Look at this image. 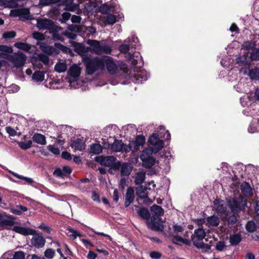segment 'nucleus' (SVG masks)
Returning <instances> with one entry per match:
<instances>
[{
    "mask_svg": "<svg viewBox=\"0 0 259 259\" xmlns=\"http://www.w3.org/2000/svg\"><path fill=\"white\" fill-rule=\"evenodd\" d=\"M228 207L231 209L233 214L227 218V222L229 225H234L237 221L235 214L239 212L243 207V196L240 195L239 198L234 197H229L226 199Z\"/></svg>",
    "mask_w": 259,
    "mask_h": 259,
    "instance_id": "1",
    "label": "nucleus"
},
{
    "mask_svg": "<svg viewBox=\"0 0 259 259\" xmlns=\"http://www.w3.org/2000/svg\"><path fill=\"white\" fill-rule=\"evenodd\" d=\"M82 61L85 67V72L88 75H92L99 69H104L103 62L98 57L92 58L88 56H84L82 57Z\"/></svg>",
    "mask_w": 259,
    "mask_h": 259,
    "instance_id": "2",
    "label": "nucleus"
},
{
    "mask_svg": "<svg viewBox=\"0 0 259 259\" xmlns=\"http://www.w3.org/2000/svg\"><path fill=\"white\" fill-rule=\"evenodd\" d=\"M164 222L161 217L152 215L150 220L146 221V224L147 228L152 231L163 232L164 228Z\"/></svg>",
    "mask_w": 259,
    "mask_h": 259,
    "instance_id": "3",
    "label": "nucleus"
},
{
    "mask_svg": "<svg viewBox=\"0 0 259 259\" xmlns=\"http://www.w3.org/2000/svg\"><path fill=\"white\" fill-rule=\"evenodd\" d=\"M148 143L152 145L151 153L156 154L160 151L164 147V143L162 140L160 139L157 133L152 134L148 138Z\"/></svg>",
    "mask_w": 259,
    "mask_h": 259,
    "instance_id": "4",
    "label": "nucleus"
},
{
    "mask_svg": "<svg viewBox=\"0 0 259 259\" xmlns=\"http://www.w3.org/2000/svg\"><path fill=\"white\" fill-rule=\"evenodd\" d=\"M236 64H238V66H235L232 69V71L234 73L239 75V80L237 84L234 85V88L238 93H241L243 89V84L241 82L242 71L243 70V57L239 56L236 59Z\"/></svg>",
    "mask_w": 259,
    "mask_h": 259,
    "instance_id": "5",
    "label": "nucleus"
},
{
    "mask_svg": "<svg viewBox=\"0 0 259 259\" xmlns=\"http://www.w3.org/2000/svg\"><path fill=\"white\" fill-rule=\"evenodd\" d=\"M88 45L93 48L94 52L98 55L102 53L110 54L112 49L108 45H101L100 41L97 40L89 39L87 41Z\"/></svg>",
    "mask_w": 259,
    "mask_h": 259,
    "instance_id": "6",
    "label": "nucleus"
},
{
    "mask_svg": "<svg viewBox=\"0 0 259 259\" xmlns=\"http://www.w3.org/2000/svg\"><path fill=\"white\" fill-rule=\"evenodd\" d=\"M26 61V56L23 53L18 51L11 55L10 62L13 63L14 67L19 68L22 67Z\"/></svg>",
    "mask_w": 259,
    "mask_h": 259,
    "instance_id": "7",
    "label": "nucleus"
},
{
    "mask_svg": "<svg viewBox=\"0 0 259 259\" xmlns=\"http://www.w3.org/2000/svg\"><path fill=\"white\" fill-rule=\"evenodd\" d=\"M36 21V27L39 30H48L50 32L52 29L55 30L57 28H54L57 24L50 19L38 18Z\"/></svg>",
    "mask_w": 259,
    "mask_h": 259,
    "instance_id": "8",
    "label": "nucleus"
},
{
    "mask_svg": "<svg viewBox=\"0 0 259 259\" xmlns=\"http://www.w3.org/2000/svg\"><path fill=\"white\" fill-rule=\"evenodd\" d=\"M111 150L114 152H127L130 151L129 144H124L121 140L115 139L113 143L109 145Z\"/></svg>",
    "mask_w": 259,
    "mask_h": 259,
    "instance_id": "9",
    "label": "nucleus"
},
{
    "mask_svg": "<svg viewBox=\"0 0 259 259\" xmlns=\"http://www.w3.org/2000/svg\"><path fill=\"white\" fill-rule=\"evenodd\" d=\"M95 160L102 165L106 167L112 166L118 163L117 158L113 156H97Z\"/></svg>",
    "mask_w": 259,
    "mask_h": 259,
    "instance_id": "10",
    "label": "nucleus"
},
{
    "mask_svg": "<svg viewBox=\"0 0 259 259\" xmlns=\"http://www.w3.org/2000/svg\"><path fill=\"white\" fill-rule=\"evenodd\" d=\"M36 45L39 46L41 51L45 54L48 55L56 56L60 53L58 49L53 46H50L44 42L37 41Z\"/></svg>",
    "mask_w": 259,
    "mask_h": 259,
    "instance_id": "11",
    "label": "nucleus"
},
{
    "mask_svg": "<svg viewBox=\"0 0 259 259\" xmlns=\"http://www.w3.org/2000/svg\"><path fill=\"white\" fill-rule=\"evenodd\" d=\"M145 144V138L143 135L137 136L135 141H132L129 143L130 151L133 152H137L140 149V147Z\"/></svg>",
    "mask_w": 259,
    "mask_h": 259,
    "instance_id": "12",
    "label": "nucleus"
},
{
    "mask_svg": "<svg viewBox=\"0 0 259 259\" xmlns=\"http://www.w3.org/2000/svg\"><path fill=\"white\" fill-rule=\"evenodd\" d=\"M101 60L103 61L104 64V69L105 66H106V68L109 72L110 73H114L117 69V65L114 63L113 59L108 56H104L101 58Z\"/></svg>",
    "mask_w": 259,
    "mask_h": 259,
    "instance_id": "13",
    "label": "nucleus"
},
{
    "mask_svg": "<svg viewBox=\"0 0 259 259\" xmlns=\"http://www.w3.org/2000/svg\"><path fill=\"white\" fill-rule=\"evenodd\" d=\"M72 169L69 166H64L62 169L59 167L56 168L53 174L54 176L59 178H64V177H68L70 174L72 172Z\"/></svg>",
    "mask_w": 259,
    "mask_h": 259,
    "instance_id": "14",
    "label": "nucleus"
},
{
    "mask_svg": "<svg viewBox=\"0 0 259 259\" xmlns=\"http://www.w3.org/2000/svg\"><path fill=\"white\" fill-rule=\"evenodd\" d=\"M32 235L33 236L31 239V244L37 248L43 247L46 243L45 239L39 235L36 232L35 234Z\"/></svg>",
    "mask_w": 259,
    "mask_h": 259,
    "instance_id": "15",
    "label": "nucleus"
},
{
    "mask_svg": "<svg viewBox=\"0 0 259 259\" xmlns=\"http://www.w3.org/2000/svg\"><path fill=\"white\" fill-rule=\"evenodd\" d=\"M73 46L74 51L82 56V58L84 56H88V52L90 50L89 47H86L83 44L76 42H73Z\"/></svg>",
    "mask_w": 259,
    "mask_h": 259,
    "instance_id": "16",
    "label": "nucleus"
},
{
    "mask_svg": "<svg viewBox=\"0 0 259 259\" xmlns=\"http://www.w3.org/2000/svg\"><path fill=\"white\" fill-rule=\"evenodd\" d=\"M119 169H120V176L121 177H128L133 169V166L130 162H123L120 161Z\"/></svg>",
    "mask_w": 259,
    "mask_h": 259,
    "instance_id": "17",
    "label": "nucleus"
},
{
    "mask_svg": "<svg viewBox=\"0 0 259 259\" xmlns=\"http://www.w3.org/2000/svg\"><path fill=\"white\" fill-rule=\"evenodd\" d=\"M135 199L134 189L133 187H128L126 190L124 199V206L127 207L133 202Z\"/></svg>",
    "mask_w": 259,
    "mask_h": 259,
    "instance_id": "18",
    "label": "nucleus"
},
{
    "mask_svg": "<svg viewBox=\"0 0 259 259\" xmlns=\"http://www.w3.org/2000/svg\"><path fill=\"white\" fill-rule=\"evenodd\" d=\"M253 194V189L248 182L244 181V208L247 207V201L245 197H252Z\"/></svg>",
    "mask_w": 259,
    "mask_h": 259,
    "instance_id": "19",
    "label": "nucleus"
},
{
    "mask_svg": "<svg viewBox=\"0 0 259 259\" xmlns=\"http://www.w3.org/2000/svg\"><path fill=\"white\" fill-rule=\"evenodd\" d=\"M12 230L16 232V233H18L20 234L24 235V236H27L31 234H33L36 233V231L35 230H33L32 229L27 228V227H21L18 226H14Z\"/></svg>",
    "mask_w": 259,
    "mask_h": 259,
    "instance_id": "20",
    "label": "nucleus"
},
{
    "mask_svg": "<svg viewBox=\"0 0 259 259\" xmlns=\"http://www.w3.org/2000/svg\"><path fill=\"white\" fill-rule=\"evenodd\" d=\"M31 61L33 63H36L40 61L42 62L45 65H48L49 64L50 58L46 55L42 53H39L36 56H32L30 58Z\"/></svg>",
    "mask_w": 259,
    "mask_h": 259,
    "instance_id": "21",
    "label": "nucleus"
},
{
    "mask_svg": "<svg viewBox=\"0 0 259 259\" xmlns=\"http://www.w3.org/2000/svg\"><path fill=\"white\" fill-rule=\"evenodd\" d=\"M8 218H10V220L5 219L2 215V218L0 220V226L1 227L5 228L7 230L11 229V227L15 224L14 220L15 218L12 215L7 216Z\"/></svg>",
    "mask_w": 259,
    "mask_h": 259,
    "instance_id": "22",
    "label": "nucleus"
},
{
    "mask_svg": "<svg viewBox=\"0 0 259 259\" xmlns=\"http://www.w3.org/2000/svg\"><path fill=\"white\" fill-rule=\"evenodd\" d=\"M19 20L22 21L26 20H32L34 19L33 16L30 15L29 8H21L19 12Z\"/></svg>",
    "mask_w": 259,
    "mask_h": 259,
    "instance_id": "23",
    "label": "nucleus"
},
{
    "mask_svg": "<svg viewBox=\"0 0 259 259\" xmlns=\"http://www.w3.org/2000/svg\"><path fill=\"white\" fill-rule=\"evenodd\" d=\"M70 147L75 150L81 151L85 148V143L80 138H76L72 140L70 145Z\"/></svg>",
    "mask_w": 259,
    "mask_h": 259,
    "instance_id": "24",
    "label": "nucleus"
},
{
    "mask_svg": "<svg viewBox=\"0 0 259 259\" xmlns=\"http://www.w3.org/2000/svg\"><path fill=\"white\" fill-rule=\"evenodd\" d=\"M213 204L217 213H223L227 209V205L222 200L215 199L213 202Z\"/></svg>",
    "mask_w": 259,
    "mask_h": 259,
    "instance_id": "25",
    "label": "nucleus"
},
{
    "mask_svg": "<svg viewBox=\"0 0 259 259\" xmlns=\"http://www.w3.org/2000/svg\"><path fill=\"white\" fill-rule=\"evenodd\" d=\"M206 233L203 229L198 228L194 230V234L191 236V240L193 242V240L199 241H202L205 237Z\"/></svg>",
    "mask_w": 259,
    "mask_h": 259,
    "instance_id": "26",
    "label": "nucleus"
},
{
    "mask_svg": "<svg viewBox=\"0 0 259 259\" xmlns=\"http://www.w3.org/2000/svg\"><path fill=\"white\" fill-rule=\"evenodd\" d=\"M149 77L146 71H141L134 75L133 81L136 83H142L143 81L147 80Z\"/></svg>",
    "mask_w": 259,
    "mask_h": 259,
    "instance_id": "27",
    "label": "nucleus"
},
{
    "mask_svg": "<svg viewBox=\"0 0 259 259\" xmlns=\"http://www.w3.org/2000/svg\"><path fill=\"white\" fill-rule=\"evenodd\" d=\"M148 187L142 185H139L136 188V195L142 199L148 198V194L146 193Z\"/></svg>",
    "mask_w": 259,
    "mask_h": 259,
    "instance_id": "28",
    "label": "nucleus"
},
{
    "mask_svg": "<svg viewBox=\"0 0 259 259\" xmlns=\"http://www.w3.org/2000/svg\"><path fill=\"white\" fill-rule=\"evenodd\" d=\"M56 28V29H55V30H52L51 31H50L49 32L51 34V36H52V39L54 41H63L64 39L63 38V37L58 33V32L61 30H62V28L58 25H56L54 28Z\"/></svg>",
    "mask_w": 259,
    "mask_h": 259,
    "instance_id": "29",
    "label": "nucleus"
},
{
    "mask_svg": "<svg viewBox=\"0 0 259 259\" xmlns=\"http://www.w3.org/2000/svg\"><path fill=\"white\" fill-rule=\"evenodd\" d=\"M14 46L29 53H32L33 51L31 50V45L26 42H16L14 44Z\"/></svg>",
    "mask_w": 259,
    "mask_h": 259,
    "instance_id": "30",
    "label": "nucleus"
},
{
    "mask_svg": "<svg viewBox=\"0 0 259 259\" xmlns=\"http://www.w3.org/2000/svg\"><path fill=\"white\" fill-rule=\"evenodd\" d=\"M138 214L142 219L146 220V221H148L151 217L149 210L145 207L140 208L138 211Z\"/></svg>",
    "mask_w": 259,
    "mask_h": 259,
    "instance_id": "31",
    "label": "nucleus"
},
{
    "mask_svg": "<svg viewBox=\"0 0 259 259\" xmlns=\"http://www.w3.org/2000/svg\"><path fill=\"white\" fill-rule=\"evenodd\" d=\"M32 140L35 143L41 145H45L47 143L46 137L39 133H35L32 137Z\"/></svg>",
    "mask_w": 259,
    "mask_h": 259,
    "instance_id": "32",
    "label": "nucleus"
},
{
    "mask_svg": "<svg viewBox=\"0 0 259 259\" xmlns=\"http://www.w3.org/2000/svg\"><path fill=\"white\" fill-rule=\"evenodd\" d=\"M152 215L160 217L164 214V209L160 206L154 204L150 207Z\"/></svg>",
    "mask_w": 259,
    "mask_h": 259,
    "instance_id": "33",
    "label": "nucleus"
},
{
    "mask_svg": "<svg viewBox=\"0 0 259 259\" xmlns=\"http://www.w3.org/2000/svg\"><path fill=\"white\" fill-rule=\"evenodd\" d=\"M68 74L73 77H78L81 73V69L76 64L73 65L69 69Z\"/></svg>",
    "mask_w": 259,
    "mask_h": 259,
    "instance_id": "34",
    "label": "nucleus"
},
{
    "mask_svg": "<svg viewBox=\"0 0 259 259\" xmlns=\"http://www.w3.org/2000/svg\"><path fill=\"white\" fill-rule=\"evenodd\" d=\"M54 47L56 49H58L59 51H61L64 53L69 54L71 56H73L74 55L73 53L69 48L61 44L55 42Z\"/></svg>",
    "mask_w": 259,
    "mask_h": 259,
    "instance_id": "35",
    "label": "nucleus"
},
{
    "mask_svg": "<svg viewBox=\"0 0 259 259\" xmlns=\"http://www.w3.org/2000/svg\"><path fill=\"white\" fill-rule=\"evenodd\" d=\"M143 165L145 168H151L156 163V159L152 156H148L144 160H143Z\"/></svg>",
    "mask_w": 259,
    "mask_h": 259,
    "instance_id": "36",
    "label": "nucleus"
},
{
    "mask_svg": "<svg viewBox=\"0 0 259 259\" xmlns=\"http://www.w3.org/2000/svg\"><path fill=\"white\" fill-rule=\"evenodd\" d=\"M207 224L213 227H217L220 224V220L218 217L213 215L206 218Z\"/></svg>",
    "mask_w": 259,
    "mask_h": 259,
    "instance_id": "37",
    "label": "nucleus"
},
{
    "mask_svg": "<svg viewBox=\"0 0 259 259\" xmlns=\"http://www.w3.org/2000/svg\"><path fill=\"white\" fill-rule=\"evenodd\" d=\"M135 179L134 183L136 185H141L145 179V173L142 171L138 172Z\"/></svg>",
    "mask_w": 259,
    "mask_h": 259,
    "instance_id": "38",
    "label": "nucleus"
},
{
    "mask_svg": "<svg viewBox=\"0 0 259 259\" xmlns=\"http://www.w3.org/2000/svg\"><path fill=\"white\" fill-rule=\"evenodd\" d=\"M241 236L240 234L231 235L230 236V242L232 245H237L241 240Z\"/></svg>",
    "mask_w": 259,
    "mask_h": 259,
    "instance_id": "39",
    "label": "nucleus"
},
{
    "mask_svg": "<svg viewBox=\"0 0 259 259\" xmlns=\"http://www.w3.org/2000/svg\"><path fill=\"white\" fill-rule=\"evenodd\" d=\"M103 148L99 144H93L91 145L90 152L95 154H99L102 152Z\"/></svg>",
    "mask_w": 259,
    "mask_h": 259,
    "instance_id": "40",
    "label": "nucleus"
},
{
    "mask_svg": "<svg viewBox=\"0 0 259 259\" xmlns=\"http://www.w3.org/2000/svg\"><path fill=\"white\" fill-rule=\"evenodd\" d=\"M61 0H39L38 6L43 7L57 4Z\"/></svg>",
    "mask_w": 259,
    "mask_h": 259,
    "instance_id": "41",
    "label": "nucleus"
},
{
    "mask_svg": "<svg viewBox=\"0 0 259 259\" xmlns=\"http://www.w3.org/2000/svg\"><path fill=\"white\" fill-rule=\"evenodd\" d=\"M32 78L36 81H42L45 78V74L42 71H36L32 74Z\"/></svg>",
    "mask_w": 259,
    "mask_h": 259,
    "instance_id": "42",
    "label": "nucleus"
},
{
    "mask_svg": "<svg viewBox=\"0 0 259 259\" xmlns=\"http://www.w3.org/2000/svg\"><path fill=\"white\" fill-rule=\"evenodd\" d=\"M248 75L251 79L257 80L259 79V68L255 67L249 70Z\"/></svg>",
    "mask_w": 259,
    "mask_h": 259,
    "instance_id": "43",
    "label": "nucleus"
},
{
    "mask_svg": "<svg viewBox=\"0 0 259 259\" xmlns=\"http://www.w3.org/2000/svg\"><path fill=\"white\" fill-rule=\"evenodd\" d=\"M193 245L197 248H205L206 250H209L211 249V245L209 244H205L203 242H199L193 240Z\"/></svg>",
    "mask_w": 259,
    "mask_h": 259,
    "instance_id": "44",
    "label": "nucleus"
},
{
    "mask_svg": "<svg viewBox=\"0 0 259 259\" xmlns=\"http://www.w3.org/2000/svg\"><path fill=\"white\" fill-rule=\"evenodd\" d=\"M67 68V65L65 63H58L55 65L54 70L58 73H62L65 72Z\"/></svg>",
    "mask_w": 259,
    "mask_h": 259,
    "instance_id": "45",
    "label": "nucleus"
},
{
    "mask_svg": "<svg viewBox=\"0 0 259 259\" xmlns=\"http://www.w3.org/2000/svg\"><path fill=\"white\" fill-rule=\"evenodd\" d=\"M19 147L22 150H26L32 147V142L31 140L27 142H17Z\"/></svg>",
    "mask_w": 259,
    "mask_h": 259,
    "instance_id": "46",
    "label": "nucleus"
},
{
    "mask_svg": "<svg viewBox=\"0 0 259 259\" xmlns=\"http://www.w3.org/2000/svg\"><path fill=\"white\" fill-rule=\"evenodd\" d=\"M256 224L253 221H250L247 222L245 225V228L248 232H253L256 230Z\"/></svg>",
    "mask_w": 259,
    "mask_h": 259,
    "instance_id": "47",
    "label": "nucleus"
},
{
    "mask_svg": "<svg viewBox=\"0 0 259 259\" xmlns=\"http://www.w3.org/2000/svg\"><path fill=\"white\" fill-rule=\"evenodd\" d=\"M9 172L10 173H11L14 177H15L20 180H24L25 181H26L27 183H28L29 184H30L33 182V180L31 178L25 177L23 176L20 175H19L15 172H13L11 170H9Z\"/></svg>",
    "mask_w": 259,
    "mask_h": 259,
    "instance_id": "48",
    "label": "nucleus"
},
{
    "mask_svg": "<svg viewBox=\"0 0 259 259\" xmlns=\"http://www.w3.org/2000/svg\"><path fill=\"white\" fill-rule=\"evenodd\" d=\"M106 20L109 25H113L117 21L116 16L110 13L107 15Z\"/></svg>",
    "mask_w": 259,
    "mask_h": 259,
    "instance_id": "49",
    "label": "nucleus"
},
{
    "mask_svg": "<svg viewBox=\"0 0 259 259\" xmlns=\"http://www.w3.org/2000/svg\"><path fill=\"white\" fill-rule=\"evenodd\" d=\"M67 28L68 30L74 33L81 32L82 29V28L80 26L74 24L68 25Z\"/></svg>",
    "mask_w": 259,
    "mask_h": 259,
    "instance_id": "50",
    "label": "nucleus"
},
{
    "mask_svg": "<svg viewBox=\"0 0 259 259\" xmlns=\"http://www.w3.org/2000/svg\"><path fill=\"white\" fill-rule=\"evenodd\" d=\"M99 11L103 14L108 15L110 13L111 9L107 5L103 4L99 7Z\"/></svg>",
    "mask_w": 259,
    "mask_h": 259,
    "instance_id": "51",
    "label": "nucleus"
},
{
    "mask_svg": "<svg viewBox=\"0 0 259 259\" xmlns=\"http://www.w3.org/2000/svg\"><path fill=\"white\" fill-rule=\"evenodd\" d=\"M250 58L251 60H259V49L254 48L250 53Z\"/></svg>",
    "mask_w": 259,
    "mask_h": 259,
    "instance_id": "52",
    "label": "nucleus"
},
{
    "mask_svg": "<svg viewBox=\"0 0 259 259\" xmlns=\"http://www.w3.org/2000/svg\"><path fill=\"white\" fill-rule=\"evenodd\" d=\"M55 254V251L52 248H48L44 252V256L49 259L53 258Z\"/></svg>",
    "mask_w": 259,
    "mask_h": 259,
    "instance_id": "53",
    "label": "nucleus"
},
{
    "mask_svg": "<svg viewBox=\"0 0 259 259\" xmlns=\"http://www.w3.org/2000/svg\"><path fill=\"white\" fill-rule=\"evenodd\" d=\"M33 37L37 40H44L46 39V35L43 33L35 31L32 33Z\"/></svg>",
    "mask_w": 259,
    "mask_h": 259,
    "instance_id": "54",
    "label": "nucleus"
},
{
    "mask_svg": "<svg viewBox=\"0 0 259 259\" xmlns=\"http://www.w3.org/2000/svg\"><path fill=\"white\" fill-rule=\"evenodd\" d=\"M0 51L8 54H11L13 52V49L12 47L4 45H0Z\"/></svg>",
    "mask_w": 259,
    "mask_h": 259,
    "instance_id": "55",
    "label": "nucleus"
},
{
    "mask_svg": "<svg viewBox=\"0 0 259 259\" xmlns=\"http://www.w3.org/2000/svg\"><path fill=\"white\" fill-rule=\"evenodd\" d=\"M16 35V33L14 31H11L4 32L3 34V37L6 39H9L14 38Z\"/></svg>",
    "mask_w": 259,
    "mask_h": 259,
    "instance_id": "56",
    "label": "nucleus"
},
{
    "mask_svg": "<svg viewBox=\"0 0 259 259\" xmlns=\"http://www.w3.org/2000/svg\"><path fill=\"white\" fill-rule=\"evenodd\" d=\"M120 161H118V163L116 164H114L112 166H109V168L108 170V172L111 175H114V172L119 170Z\"/></svg>",
    "mask_w": 259,
    "mask_h": 259,
    "instance_id": "57",
    "label": "nucleus"
},
{
    "mask_svg": "<svg viewBox=\"0 0 259 259\" xmlns=\"http://www.w3.org/2000/svg\"><path fill=\"white\" fill-rule=\"evenodd\" d=\"M71 15L69 12H64L62 14V18L59 19V20L61 23H66V21L69 20L71 17Z\"/></svg>",
    "mask_w": 259,
    "mask_h": 259,
    "instance_id": "58",
    "label": "nucleus"
},
{
    "mask_svg": "<svg viewBox=\"0 0 259 259\" xmlns=\"http://www.w3.org/2000/svg\"><path fill=\"white\" fill-rule=\"evenodd\" d=\"M62 34L67 37V38L71 39H75L76 38V34L75 33L70 32L68 31H64L62 32Z\"/></svg>",
    "mask_w": 259,
    "mask_h": 259,
    "instance_id": "59",
    "label": "nucleus"
},
{
    "mask_svg": "<svg viewBox=\"0 0 259 259\" xmlns=\"http://www.w3.org/2000/svg\"><path fill=\"white\" fill-rule=\"evenodd\" d=\"M48 150L54 155H58L60 154V151L59 148L55 147L53 145H50L47 146Z\"/></svg>",
    "mask_w": 259,
    "mask_h": 259,
    "instance_id": "60",
    "label": "nucleus"
},
{
    "mask_svg": "<svg viewBox=\"0 0 259 259\" xmlns=\"http://www.w3.org/2000/svg\"><path fill=\"white\" fill-rule=\"evenodd\" d=\"M25 254L22 251H17L14 252V259H25Z\"/></svg>",
    "mask_w": 259,
    "mask_h": 259,
    "instance_id": "61",
    "label": "nucleus"
},
{
    "mask_svg": "<svg viewBox=\"0 0 259 259\" xmlns=\"http://www.w3.org/2000/svg\"><path fill=\"white\" fill-rule=\"evenodd\" d=\"M18 0H10L7 1V8H16L18 7Z\"/></svg>",
    "mask_w": 259,
    "mask_h": 259,
    "instance_id": "62",
    "label": "nucleus"
},
{
    "mask_svg": "<svg viewBox=\"0 0 259 259\" xmlns=\"http://www.w3.org/2000/svg\"><path fill=\"white\" fill-rule=\"evenodd\" d=\"M172 228L175 233L182 232L184 230V228L182 225H178L177 224H174L172 226Z\"/></svg>",
    "mask_w": 259,
    "mask_h": 259,
    "instance_id": "63",
    "label": "nucleus"
},
{
    "mask_svg": "<svg viewBox=\"0 0 259 259\" xmlns=\"http://www.w3.org/2000/svg\"><path fill=\"white\" fill-rule=\"evenodd\" d=\"M150 256L153 259H159L162 256V254L158 251H153L150 253Z\"/></svg>",
    "mask_w": 259,
    "mask_h": 259,
    "instance_id": "64",
    "label": "nucleus"
}]
</instances>
